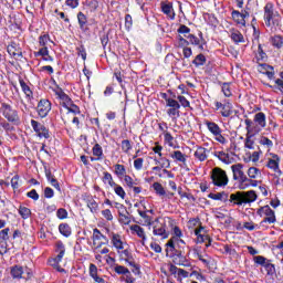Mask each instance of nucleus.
Wrapping results in <instances>:
<instances>
[{
  "mask_svg": "<svg viewBox=\"0 0 283 283\" xmlns=\"http://www.w3.org/2000/svg\"><path fill=\"white\" fill-rule=\"evenodd\" d=\"M273 67L268 65V64H261L259 66V72H261V74H266L269 76V78L273 77Z\"/></svg>",
  "mask_w": 283,
  "mask_h": 283,
  "instance_id": "nucleus-43",
  "label": "nucleus"
},
{
  "mask_svg": "<svg viewBox=\"0 0 283 283\" xmlns=\"http://www.w3.org/2000/svg\"><path fill=\"white\" fill-rule=\"evenodd\" d=\"M55 253L57 255L53 259H49L50 266H53V269H56L60 273H65V269H62L59 263L61 260H63V255H65V245L63 244V241H57L55 244Z\"/></svg>",
  "mask_w": 283,
  "mask_h": 283,
  "instance_id": "nucleus-7",
  "label": "nucleus"
},
{
  "mask_svg": "<svg viewBox=\"0 0 283 283\" xmlns=\"http://www.w3.org/2000/svg\"><path fill=\"white\" fill-rule=\"evenodd\" d=\"M231 39L234 41V43H244V35H242L240 31H233L231 33Z\"/></svg>",
  "mask_w": 283,
  "mask_h": 283,
  "instance_id": "nucleus-50",
  "label": "nucleus"
},
{
  "mask_svg": "<svg viewBox=\"0 0 283 283\" xmlns=\"http://www.w3.org/2000/svg\"><path fill=\"white\" fill-rule=\"evenodd\" d=\"M103 182L104 185H109L111 188L116 187V182L114 181V177H112V174L105 171L103 172Z\"/></svg>",
  "mask_w": 283,
  "mask_h": 283,
  "instance_id": "nucleus-40",
  "label": "nucleus"
},
{
  "mask_svg": "<svg viewBox=\"0 0 283 283\" xmlns=\"http://www.w3.org/2000/svg\"><path fill=\"white\" fill-rule=\"evenodd\" d=\"M112 189L115 191L116 196H118V198H120L122 200H125V198L127 197V192H125V189L120 185L115 184V186H113Z\"/></svg>",
  "mask_w": 283,
  "mask_h": 283,
  "instance_id": "nucleus-41",
  "label": "nucleus"
},
{
  "mask_svg": "<svg viewBox=\"0 0 283 283\" xmlns=\"http://www.w3.org/2000/svg\"><path fill=\"white\" fill-rule=\"evenodd\" d=\"M108 242H109V240L107 239V237H105L103 233H101V230H98V229L93 230V247H94V249H96L98 247H105V244H107Z\"/></svg>",
  "mask_w": 283,
  "mask_h": 283,
  "instance_id": "nucleus-16",
  "label": "nucleus"
},
{
  "mask_svg": "<svg viewBox=\"0 0 283 283\" xmlns=\"http://www.w3.org/2000/svg\"><path fill=\"white\" fill-rule=\"evenodd\" d=\"M214 156L224 165H231L233 163V159L224 151H214Z\"/></svg>",
  "mask_w": 283,
  "mask_h": 283,
  "instance_id": "nucleus-29",
  "label": "nucleus"
},
{
  "mask_svg": "<svg viewBox=\"0 0 283 283\" xmlns=\"http://www.w3.org/2000/svg\"><path fill=\"white\" fill-rule=\"evenodd\" d=\"M170 158L172 160H177V163H187V155L182 154L180 150H175L170 154Z\"/></svg>",
  "mask_w": 283,
  "mask_h": 283,
  "instance_id": "nucleus-33",
  "label": "nucleus"
},
{
  "mask_svg": "<svg viewBox=\"0 0 283 283\" xmlns=\"http://www.w3.org/2000/svg\"><path fill=\"white\" fill-rule=\"evenodd\" d=\"M119 222L122 224H129L132 219L129 218V212L125 211V213L119 212Z\"/></svg>",
  "mask_w": 283,
  "mask_h": 283,
  "instance_id": "nucleus-56",
  "label": "nucleus"
},
{
  "mask_svg": "<svg viewBox=\"0 0 283 283\" xmlns=\"http://www.w3.org/2000/svg\"><path fill=\"white\" fill-rule=\"evenodd\" d=\"M232 19L233 21H235V23H238V25H242L244 28V25H247V19L249 17V13L247 10L240 12L238 10H233L232 13Z\"/></svg>",
  "mask_w": 283,
  "mask_h": 283,
  "instance_id": "nucleus-18",
  "label": "nucleus"
},
{
  "mask_svg": "<svg viewBox=\"0 0 283 283\" xmlns=\"http://www.w3.org/2000/svg\"><path fill=\"white\" fill-rule=\"evenodd\" d=\"M31 127L39 138H50V129L38 120L31 119Z\"/></svg>",
  "mask_w": 283,
  "mask_h": 283,
  "instance_id": "nucleus-14",
  "label": "nucleus"
},
{
  "mask_svg": "<svg viewBox=\"0 0 283 283\" xmlns=\"http://www.w3.org/2000/svg\"><path fill=\"white\" fill-rule=\"evenodd\" d=\"M177 99L180 103L181 107H191V103L188 102L187 97L178 95Z\"/></svg>",
  "mask_w": 283,
  "mask_h": 283,
  "instance_id": "nucleus-64",
  "label": "nucleus"
},
{
  "mask_svg": "<svg viewBox=\"0 0 283 283\" xmlns=\"http://www.w3.org/2000/svg\"><path fill=\"white\" fill-rule=\"evenodd\" d=\"M256 200L258 193H255L254 190L238 191L230 195V202H233L238 207H242V205H251V202H255Z\"/></svg>",
  "mask_w": 283,
  "mask_h": 283,
  "instance_id": "nucleus-5",
  "label": "nucleus"
},
{
  "mask_svg": "<svg viewBox=\"0 0 283 283\" xmlns=\"http://www.w3.org/2000/svg\"><path fill=\"white\" fill-rule=\"evenodd\" d=\"M211 180L214 187H227V185H229V176H227V171L222 170L220 167H216L211 170Z\"/></svg>",
  "mask_w": 283,
  "mask_h": 283,
  "instance_id": "nucleus-8",
  "label": "nucleus"
},
{
  "mask_svg": "<svg viewBox=\"0 0 283 283\" xmlns=\"http://www.w3.org/2000/svg\"><path fill=\"white\" fill-rule=\"evenodd\" d=\"M263 268L266 271L268 275H275V265L273 263H271V260H269Z\"/></svg>",
  "mask_w": 283,
  "mask_h": 283,
  "instance_id": "nucleus-51",
  "label": "nucleus"
},
{
  "mask_svg": "<svg viewBox=\"0 0 283 283\" xmlns=\"http://www.w3.org/2000/svg\"><path fill=\"white\" fill-rule=\"evenodd\" d=\"M195 258H198L205 266H209L211 264V256L207 254H202L200 252H196Z\"/></svg>",
  "mask_w": 283,
  "mask_h": 283,
  "instance_id": "nucleus-44",
  "label": "nucleus"
},
{
  "mask_svg": "<svg viewBox=\"0 0 283 283\" xmlns=\"http://www.w3.org/2000/svg\"><path fill=\"white\" fill-rule=\"evenodd\" d=\"M14 126L12 123H10L8 119H3L0 118V134H3V132H6V134H10L12 132H14Z\"/></svg>",
  "mask_w": 283,
  "mask_h": 283,
  "instance_id": "nucleus-27",
  "label": "nucleus"
},
{
  "mask_svg": "<svg viewBox=\"0 0 283 283\" xmlns=\"http://www.w3.org/2000/svg\"><path fill=\"white\" fill-rule=\"evenodd\" d=\"M120 282L125 283H136V279L132 275V272L124 274V276L120 277Z\"/></svg>",
  "mask_w": 283,
  "mask_h": 283,
  "instance_id": "nucleus-59",
  "label": "nucleus"
},
{
  "mask_svg": "<svg viewBox=\"0 0 283 283\" xmlns=\"http://www.w3.org/2000/svg\"><path fill=\"white\" fill-rule=\"evenodd\" d=\"M256 134H249V132H247V138H245V143L244 146L247 149H255V140H253V136H255Z\"/></svg>",
  "mask_w": 283,
  "mask_h": 283,
  "instance_id": "nucleus-39",
  "label": "nucleus"
},
{
  "mask_svg": "<svg viewBox=\"0 0 283 283\" xmlns=\"http://www.w3.org/2000/svg\"><path fill=\"white\" fill-rule=\"evenodd\" d=\"M187 45H189V41H187L185 38H182L181 35L177 36V48H187Z\"/></svg>",
  "mask_w": 283,
  "mask_h": 283,
  "instance_id": "nucleus-63",
  "label": "nucleus"
},
{
  "mask_svg": "<svg viewBox=\"0 0 283 283\" xmlns=\"http://www.w3.org/2000/svg\"><path fill=\"white\" fill-rule=\"evenodd\" d=\"M164 142L166 143V145H168V147H172V149H176V144H174V136H171V133H164Z\"/></svg>",
  "mask_w": 283,
  "mask_h": 283,
  "instance_id": "nucleus-47",
  "label": "nucleus"
},
{
  "mask_svg": "<svg viewBox=\"0 0 283 283\" xmlns=\"http://www.w3.org/2000/svg\"><path fill=\"white\" fill-rule=\"evenodd\" d=\"M192 63L197 67H200V65H205V63H207V57H205V55H202V54H199L196 56V59L193 60Z\"/></svg>",
  "mask_w": 283,
  "mask_h": 283,
  "instance_id": "nucleus-55",
  "label": "nucleus"
},
{
  "mask_svg": "<svg viewBox=\"0 0 283 283\" xmlns=\"http://www.w3.org/2000/svg\"><path fill=\"white\" fill-rule=\"evenodd\" d=\"M10 233V228H6L0 231V241L8 242L10 240V237L8 235Z\"/></svg>",
  "mask_w": 283,
  "mask_h": 283,
  "instance_id": "nucleus-61",
  "label": "nucleus"
},
{
  "mask_svg": "<svg viewBox=\"0 0 283 283\" xmlns=\"http://www.w3.org/2000/svg\"><path fill=\"white\" fill-rule=\"evenodd\" d=\"M52 109V104L48 99H41L38 104V114L40 118H45L50 111Z\"/></svg>",
  "mask_w": 283,
  "mask_h": 283,
  "instance_id": "nucleus-17",
  "label": "nucleus"
},
{
  "mask_svg": "<svg viewBox=\"0 0 283 283\" xmlns=\"http://www.w3.org/2000/svg\"><path fill=\"white\" fill-rule=\"evenodd\" d=\"M114 271H115V273H117V275H123V276H125L126 273H129V269L125 268L124 265H119V264H116L114 266Z\"/></svg>",
  "mask_w": 283,
  "mask_h": 283,
  "instance_id": "nucleus-53",
  "label": "nucleus"
},
{
  "mask_svg": "<svg viewBox=\"0 0 283 283\" xmlns=\"http://www.w3.org/2000/svg\"><path fill=\"white\" fill-rule=\"evenodd\" d=\"M10 275L13 280H25L27 282L34 277L32 269L21 265H13L10 268Z\"/></svg>",
  "mask_w": 283,
  "mask_h": 283,
  "instance_id": "nucleus-6",
  "label": "nucleus"
},
{
  "mask_svg": "<svg viewBox=\"0 0 283 283\" xmlns=\"http://www.w3.org/2000/svg\"><path fill=\"white\" fill-rule=\"evenodd\" d=\"M244 124L249 134H260L266 127V115L262 112L256 113L253 120L248 118L244 120Z\"/></svg>",
  "mask_w": 283,
  "mask_h": 283,
  "instance_id": "nucleus-3",
  "label": "nucleus"
},
{
  "mask_svg": "<svg viewBox=\"0 0 283 283\" xmlns=\"http://www.w3.org/2000/svg\"><path fill=\"white\" fill-rule=\"evenodd\" d=\"M87 207L92 213H96L98 211V202L92 198L87 200Z\"/></svg>",
  "mask_w": 283,
  "mask_h": 283,
  "instance_id": "nucleus-54",
  "label": "nucleus"
},
{
  "mask_svg": "<svg viewBox=\"0 0 283 283\" xmlns=\"http://www.w3.org/2000/svg\"><path fill=\"white\" fill-rule=\"evenodd\" d=\"M195 158H197V160L200 163H205V160H207V148L198 147L195 151Z\"/></svg>",
  "mask_w": 283,
  "mask_h": 283,
  "instance_id": "nucleus-32",
  "label": "nucleus"
},
{
  "mask_svg": "<svg viewBox=\"0 0 283 283\" xmlns=\"http://www.w3.org/2000/svg\"><path fill=\"white\" fill-rule=\"evenodd\" d=\"M216 109H221L220 114L223 118H229L231 114H233V104L227 101L222 104V102H214Z\"/></svg>",
  "mask_w": 283,
  "mask_h": 283,
  "instance_id": "nucleus-15",
  "label": "nucleus"
},
{
  "mask_svg": "<svg viewBox=\"0 0 283 283\" xmlns=\"http://www.w3.org/2000/svg\"><path fill=\"white\" fill-rule=\"evenodd\" d=\"M7 52L11 56V59H15V61H21L23 59V49L21 44L11 41L7 46Z\"/></svg>",
  "mask_w": 283,
  "mask_h": 283,
  "instance_id": "nucleus-13",
  "label": "nucleus"
},
{
  "mask_svg": "<svg viewBox=\"0 0 283 283\" xmlns=\"http://www.w3.org/2000/svg\"><path fill=\"white\" fill-rule=\"evenodd\" d=\"M153 189L157 196H167V191H165V187H163V184L160 182H154Z\"/></svg>",
  "mask_w": 283,
  "mask_h": 283,
  "instance_id": "nucleus-42",
  "label": "nucleus"
},
{
  "mask_svg": "<svg viewBox=\"0 0 283 283\" xmlns=\"http://www.w3.org/2000/svg\"><path fill=\"white\" fill-rule=\"evenodd\" d=\"M130 231H133V233H136V235H138L143 240V242L147 241V234L145 233V229H143V227L138 224H133L130 226Z\"/></svg>",
  "mask_w": 283,
  "mask_h": 283,
  "instance_id": "nucleus-28",
  "label": "nucleus"
},
{
  "mask_svg": "<svg viewBox=\"0 0 283 283\" xmlns=\"http://www.w3.org/2000/svg\"><path fill=\"white\" fill-rule=\"evenodd\" d=\"M247 175L250 180H256V178L262 176V171L259 168L250 167L247 171Z\"/></svg>",
  "mask_w": 283,
  "mask_h": 283,
  "instance_id": "nucleus-31",
  "label": "nucleus"
},
{
  "mask_svg": "<svg viewBox=\"0 0 283 283\" xmlns=\"http://www.w3.org/2000/svg\"><path fill=\"white\" fill-rule=\"evenodd\" d=\"M19 216L22 218V220H28L32 216V210L25 206H20L18 209Z\"/></svg>",
  "mask_w": 283,
  "mask_h": 283,
  "instance_id": "nucleus-34",
  "label": "nucleus"
},
{
  "mask_svg": "<svg viewBox=\"0 0 283 283\" xmlns=\"http://www.w3.org/2000/svg\"><path fill=\"white\" fill-rule=\"evenodd\" d=\"M202 231H205V228L202 227L195 230V234L197 235L198 242H208L206 247H211V238L207 234H202Z\"/></svg>",
  "mask_w": 283,
  "mask_h": 283,
  "instance_id": "nucleus-26",
  "label": "nucleus"
},
{
  "mask_svg": "<svg viewBox=\"0 0 283 283\" xmlns=\"http://www.w3.org/2000/svg\"><path fill=\"white\" fill-rule=\"evenodd\" d=\"M49 41H50V34H43L39 36V45H41V48H45Z\"/></svg>",
  "mask_w": 283,
  "mask_h": 283,
  "instance_id": "nucleus-62",
  "label": "nucleus"
},
{
  "mask_svg": "<svg viewBox=\"0 0 283 283\" xmlns=\"http://www.w3.org/2000/svg\"><path fill=\"white\" fill-rule=\"evenodd\" d=\"M264 23L271 32H277L282 23V17L273 8V3H268L264 7Z\"/></svg>",
  "mask_w": 283,
  "mask_h": 283,
  "instance_id": "nucleus-2",
  "label": "nucleus"
},
{
  "mask_svg": "<svg viewBox=\"0 0 283 283\" xmlns=\"http://www.w3.org/2000/svg\"><path fill=\"white\" fill-rule=\"evenodd\" d=\"M263 59H266V53H264V51L262 50V45H259L255 51L254 60L256 61V63H260V61H262Z\"/></svg>",
  "mask_w": 283,
  "mask_h": 283,
  "instance_id": "nucleus-49",
  "label": "nucleus"
},
{
  "mask_svg": "<svg viewBox=\"0 0 283 283\" xmlns=\"http://www.w3.org/2000/svg\"><path fill=\"white\" fill-rule=\"evenodd\" d=\"M115 176H117V178L123 179L125 178V176H127V169H125V167L120 164H116L115 166Z\"/></svg>",
  "mask_w": 283,
  "mask_h": 283,
  "instance_id": "nucleus-36",
  "label": "nucleus"
},
{
  "mask_svg": "<svg viewBox=\"0 0 283 283\" xmlns=\"http://www.w3.org/2000/svg\"><path fill=\"white\" fill-rule=\"evenodd\" d=\"M223 95L229 98L230 96L233 95V93L231 92V84L229 83H224L221 87Z\"/></svg>",
  "mask_w": 283,
  "mask_h": 283,
  "instance_id": "nucleus-58",
  "label": "nucleus"
},
{
  "mask_svg": "<svg viewBox=\"0 0 283 283\" xmlns=\"http://www.w3.org/2000/svg\"><path fill=\"white\" fill-rule=\"evenodd\" d=\"M166 107H167L166 113L168 114L169 118H171L172 122H176L178 120V118H180L179 101H176L175 98L167 99Z\"/></svg>",
  "mask_w": 283,
  "mask_h": 283,
  "instance_id": "nucleus-10",
  "label": "nucleus"
},
{
  "mask_svg": "<svg viewBox=\"0 0 283 283\" xmlns=\"http://www.w3.org/2000/svg\"><path fill=\"white\" fill-rule=\"evenodd\" d=\"M260 145H262L263 147H265V149H268V151H271V149L273 148V140L269 139V137H261L259 140Z\"/></svg>",
  "mask_w": 283,
  "mask_h": 283,
  "instance_id": "nucleus-48",
  "label": "nucleus"
},
{
  "mask_svg": "<svg viewBox=\"0 0 283 283\" xmlns=\"http://www.w3.org/2000/svg\"><path fill=\"white\" fill-rule=\"evenodd\" d=\"M271 44L273 45V48H276V50L282 49L283 46V38L282 35H273L271 39Z\"/></svg>",
  "mask_w": 283,
  "mask_h": 283,
  "instance_id": "nucleus-38",
  "label": "nucleus"
},
{
  "mask_svg": "<svg viewBox=\"0 0 283 283\" xmlns=\"http://www.w3.org/2000/svg\"><path fill=\"white\" fill-rule=\"evenodd\" d=\"M208 197L211 200H221V202H227L229 200V195L227 192L210 193Z\"/></svg>",
  "mask_w": 283,
  "mask_h": 283,
  "instance_id": "nucleus-37",
  "label": "nucleus"
},
{
  "mask_svg": "<svg viewBox=\"0 0 283 283\" xmlns=\"http://www.w3.org/2000/svg\"><path fill=\"white\" fill-rule=\"evenodd\" d=\"M258 214L263 218L264 223L268 224H275L277 222V219L275 218V211L271 209L270 206H263L258 210Z\"/></svg>",
  "mask_w": 283,
  "mask_h": 283,
  "instance_id": "nucleus-11",
  "label": "nucleus"
},
{
  "mask_svg": "<svg viewBox=\"0 0 283 283\" xmlns=\"http://www.w3.org/2000/svg\"><path fill=\"white\" fill-rule=\"evenodd\" d=\"M161 12L166 14L170 21L176 19V11L174 10V3L171 2H161L160 3Z\"/></svg>",
  "mask_w": 283,
  "mask_h": 283,
  "instance_id": "nucleus-20",
  "label": "nucleus"
},
{
  "mask_svg": "<svg viewBox=\"0 0 283 283\" xmlns=\"http://www.w3.org/2000/svg\"><path fill=\"white\" fill-rule=\"evenodd\" d=\"M268 261H269V259H266V258H264L262 255L253 256V262L258 266H264L268 263Z\"/></svg>",
  "mask_w": 283,
  "mask_h": 283,
  "instance_id": "nucleus-52",
  "label": "nucleus"
},
{
  "mask_svg": "<svg viewBox=\"0 0 283 283\" xmlns=\"http://www.w3.org/2000/svg\"><path fill=\"white\" fill-rule=\"evenodd\" d=\"M239 189H249V187H258V180H251L247 175L237 179Z\"/></svg>",
  "mask_w": 283,
  "mask_h": 283,
  "instance_id": "nucleus-19",
  "label": "nucleus"
},
{
  "mask_svg": "<svg viewBox=\"0 0 283 283\" xmlns=\"http://www.w3.org/2000/svg\"><path fill=\"white\" fill-rule=\"evenodd\" d=\"M137 213L142 218L140 224H143V227H149V229H151V224H154V219L147 214V211L138 209Z\"/></svg>",
  "mask_w": 283,
  "mask_h": 283,
  "instance_id": "nucleus-23",
  "label": "nucleus"
},
{
  "mask_svg": "<svg viewBox=\"0 0 283 283\" xmlns=\"http://www.w3.org/2000/svg\"><path fill=\"white\" fill-rule=\"evenodd\" d=\"M93 156H96L97 160H101L103 156V147H101L98 144H95L93 147Z\"/></svg>",
  "mask_w": 283,
  "mask_h": 283,
  "instance_id": "nucleus-57",
  "label": "nucleus"
},
{
  "mask_svg": "<svg viewBox=\"0 0 283 283\" xmlns=\"http://www.w3.org/2000/svg\"><path fill=\"white\" fill-rule=\"evenodd\" d=\"M117 253L119 255V260H123L124 262H129V259L132 258V253L127 249L117 250Z\"/></svg>",
  "mask_w": 283,
  "mask_h": 283,
  "instance_id": "nucleus-45",
  "label": "nucleus"
},
{
  "mask_svg": "<svg viewBox=\"0 0 283 283\" xmlns=\"http://www.w3.org/2000/svg\"><path fill=\"white\" fill-rule=\"evenodd\" d=\"M172 262L177 266H191V262H189V260H187V256H185V254H181L180 252L172 255Z\"/></svg>",
  "mask_w": 283,
  "mask_h": 283,
  "instance_id": "nucleus-21",
  "label": "nucleus"
},
{
  "mask_svg": "<svg viewBox=\"0 0 283 283\" xmlns=\"http://www.w3.org/2000/svg\"><path fill=\"white\" fill-rule=\"evenodd\" d=\"M124 182H125L127 189H130L132 187L138 186V179H134L129 175L124 176Z\"/></svg>",
  "mask_w": 283,
  "mask_h": 283,
  "instance_id": "nucleus-46",
  "label": "nucleus"
},
{
  "mask_svg": "<svg viewBox=\"0 0 283 283\" xmlns=\"http://www.w3.org/2000/svg\"><path fill=\"white\" fill-rule=\"evenodd\" d=\"M59 231L64 238H70L72 235V228L67 223H61L59 226Z\"/></svg>",
  "mask_w": 283,
  "mask_h": 283,
  "instance_id": "nucleus-35",
  "label": "nucleus"
},
{
  "mask_svg": "<svg viewBox=\"0 0 283 283\" xmlns=\"http://www.w3.org/2000/svg\"><path fill=\"white\" fill-rule=\"evenodd\" d=\"M19 83L25 97L29 101H32V98H34V93L32 92V88H30V85H28V83H25V81L22 77H19Z\"/></svg>",
  "mask_w": 283,
  "mask_h": 283,
  "instance_id": "nucleus-24",
  "label": "nucleus"
},
{
  "mask_svg": "<svg viewBox=\"0 0 283 283\" xmlns=\"http://www.w3.org/2000/svg\"><path fill=\"white\" fill-rule=\"evenodd\" d=\"M130 149H132V142H129L128 139H124L122 142V151H124V154H129Z\"/></svg>",
  "mask_w": 283,
  "mask_h": 283,
  "instance_id": "nucleus-60",
  "label": "nucleus"
},
{
  "mask_svg": "<svg viewBox=\"0 0 283 283\" xmlns=\"http://www.w3.org/2000/svg\"><path fill=\"white\" fill-rule=\"evenodd\" d=\"M231 171L233 174V180H238V179L247 176V174H244V165H242V164L232 165Z\"/></svg>",
  "mask_w": 283,
  "mask_h": 283,
  "instance_id": "nucleus-22",
  "label": "nucleus"
},
{
  "mask_svg": "<svg viewBox=\"0 0 283 283\" xmlns=\"http://www.w3.org/2000/svg\"><path fill=\"white\" fill-rule=\"evenodd\" d=\"M111 243L116 249V251H122V249H125V242H123L120 234L113 233L111 237Z\"/></svg>",
  "mask_w": 283,
  "mask_h": 283,
  "instance_id": "nucleus-25",
  "label": "nucleus"
},
{
  "mask_svg": "<svg viewBox=\"0 0 283 283\" xmlns=\"http://www.w3.org/2000/svg\"><path fill=\"white\" fill-rule=\"evenodd\" d=\"M0 114L6 120L12 125H21V117L19 116V111L12 106V104L7 102L0 103Z\"/></svg>",
  "mask_w": 283,
  "mask_h": 283,
  "instance_id": "nucleus-4",
  "label": "nucleus"
},
{
  "mask_svg": "<svg viewBox=\"0 0 283 283\" xmlns=\"http://www.w3.org/2000/svg\"><path fill=\"white\" fill-rule=\"evenodd\" d=\"M206 126L213 136H217V134H222V128H220V126L213 122H206Z\"/></svg>",
  "mask_w": 283,
  "mask_h": 283,
  "instance_id": "nucleus-30",
  "label": "nucleus"
},
{
  "mask_svg": "<svg viewBox=\"0 0 283 283\" xmlns=\"http://www.w3.org/2000/svg\"><path fill=\"white\" fill-rule=\"evenodd\" d=\"M265 160H266V167L268 169H271V171H274L277 176L282 174V170L280 169V161L282 160L280 158V155L275 153L268 151L265 154Z\"/></svg>",
  "mask_w": 283,
  "mask_h": 283,
  "instance_id": "nucleus-9",
  "label": "nucleus"
},
{
  "mask_svg": "<svg viewBox=\"0 0 283 283\" xmlns=\"http://www.w3.org/2000/svg\"><path fill=\"white\" fill-rule=\"evenodd\" d=\"M154 227H153V233L154 235H158L159 238H161V240H167V238H169V232L167 231V224L165 223V221H160L159 219H156L153 222Z\"/></svg>",
  "mask_w": 283,
  "mask_h": 283,
  "instance_id": "nucleus-12",
  "label": "nucleus"
},
{
  "mask_svg": "<svg viewBox=\"0 0 283 283\" xmlns=\"http://www.w3.org/2000/svg\"><path fill=\"white\" fill-rule=\"evenodd\" d=\"M53 92L61 107L60 108L61 118L64 125H67L70 124V120H71L70 115L72 114V98L70 97V95L65 93L63 88L59 86L53 88Z\"/></svg>",
  "mask_w": 283,
  "mask_h": 283,
  "instance_id": "nucleus-1",
  "label": "nucleus"
}]
</instances>
